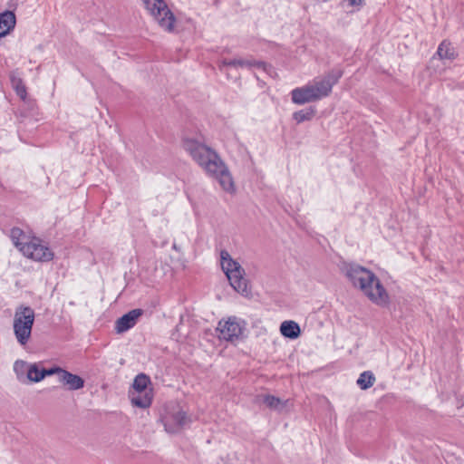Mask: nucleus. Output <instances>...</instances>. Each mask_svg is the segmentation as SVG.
Wrapping results in <instances>:
<instances>
[{"instance_id": "nucleus-2", "label": "nucleus", "mask_w": 464, "mask_h": 464, "mask_svg": "<svg viewBox=\"0 0 464 464\" xmlns=\"http://www.w3.org/2000/svg\"><path fill=\"white\" fill-rule=\"evenodd\" d=\"M341 270L353 285L360 288L372 303L381 306L389 304V295L373 272L353 263H344Z\"/></svg>"}, {"instance_id": "nucleus-20", "label": "nucleus", "mask_w": 464, "mask_h": 464, "mask_svg": "<svg viewBox=\"0 0 464 464\" xmlns=\"http://www.w3.org/2000/svg\"><path fill=\"white\" fill-rule=\"evenodd\" d=\"M315 94L319 95V100L327 97L332 92L331 84H329L324 78L320 81H315L311 84Z\"/></svg>"}, {"instance_id": "nucleus-3", "label": "nucleus", "mask_w": 464, "mask_h": 464, "mask_svg": "<svg viewBox=\"0 0 464 464\" xmlns=\"http://www.w3.org/2000/svg\"><path fill=\"white\" fill-rule=\"evenodd\" d=\"M221 268L227 277L230 285L243 296L251 295L246 272L241 265L234 260L227 250L220 252Z\"/></svg>"}, {"instance_id": "nucleus-24", "label": "nucleus", "mask_w": 464, "mask_h": 464, "mask_svg": "<svg viewBox=\"0 0 464 464\" xmlns=\"http://www.w3.org/2000/svg\"><path fill=\"white\" fill-rule=\"evenodd\" d=\"M25 237L24 232L19 227H14L11 229V238L14 245L20 249L25 242H22L21 238Z\"/></svg>"}, {"instance_id": "nucleus-26", "label": "nucleus", "mask_w": 464, "mask_h": 464, "mask_svg": "<svg viewBox=\"0 0 464 464\" xmlns=\"http://www.w3.org/2000/svg\"><path fill=\"white\" fill-rule=\"evenodd\" d=\"M237 61L238 59H223L219 65L220 71H222L224 67H238Z\"/></svg>"}, {"instance_id": "nucleus-4", "label": "nucleus", "mask_w": 464, "mask_h": 464, "mask_svg": "<svg viewBox=\"0 0 464 464\" xmlns=\"http://www.w3.org/2000/svg\"><path fill=\"white\" fill-rule=\"evenodd\" d=\"M34 318V311L30 306L20 305L15 309L13 322L14 334L22 346L30 340Z\"/></svg>"}, {"instance_id": "nucleus-9", "label": "nucleus", "mask_w": 464, "mask_h": 464, "mask_svg": "<svg viewBox=\"0 0 464 464\" xmlns=\"http://www.w3.org/2000/svg\"><path fill=\"white\" fill-rule=\"evenodd\" d=\"M161 420L165 430L169 433L178 432L191 421L187 412L182 410L168 412Z\"/></svg>"}, {"instance_id": "nucleus-22", "label": "nucleus", "mask_w": 464, "mask_h": 464, "mask_svg": "<svg viewBox=\"0 0 464 464\" xmlns=\"http://www.w3.org/2000/svg\"><path fill=\"white\" fill-rule=\"evenodd\" d=\"M343 74V71L341 68L335 67L330 70L323 78L331 84L333 88L342 78Z\"/></svg>"}, {"instance_id": "nucleus-7", "label": "nucleus", "mask_w": 464, "mask_h": 464, "mask_svg": "<svg viewBox=\"0 0 464 464\" xmlns=\"http://www.w3.org/2000/svg\"><path fill=\"white\" fill-rule=\"evenodd\" d=\"M23 255L30 259L38 262H48L53 258V251L45 245H43L39 238L34 237L20 246Z\"/></svg>"}, {"instance_id": "nucleus-23", "label": "nucleus", "mask_w": 464, "mask_h": 464, "mask_svg": "<svg viewBox=\"0 0 464 464\" xmlns=\"http://www.w3.org/2000/svg\"><path fill=\"white\" fill-rule=\"evenodd\" d=\"M12 86L14 87L17 96H19L22 100H25L27 92L26 87L21 78L12 77L11 78Z\"/></svg>"}, {"instance_id": "nucleus-12", "label": "nucleus", "mask_w": 464, "mask_h": 464, "mask_svg": "<svg viewBox=\"0 0 464 464\" xmlns=\"http://www.w3.org/2000/svg\"><path fill=\"white\" fill-rule=\"evenodd\" d=\"M16 24V17L13 11L5 10L0 14V38L13 31Z\"/></svg>"}, {"instance_id": "nucleus-27", "label": "nucleus", "mask_w": 464, "mask_h": 464, "mask_svg": "<svg viewBox=\"0 0 464 464\" xmlns=\"http://www.w3.org/2000/svg\"><path fill=\"white\" fill-rule=\"evenodd\" d=\"M28 366H29V364H27L25 362L17 360L14 364V370L18 374L20 372H21L24 371L27 372Z\"/></svg>"}, {"instance_id": "nucleus-17", "label": "nucleus", "mask_w": 464, "mask_h": 464, "mask_svg": "<svg viewBox=\"0 0 464 464\" xmlns=\"http://www.w3.org/2000/svg\"><path fill=\"white\" fill-rule=\"evenodd\" d=\"M27 378L33 382H39L45 378L44 368L38 363L29 364L27 368Z\"/></svg>"}, {"instance_id": "nucleus-6", "label": "nucleus", "mask_w": 464, "mask_h": 464, "mask_svg": "<svg viewBox=\"0 0 464 464\" xmlns=\"http://www.w3.org/2000/svg\"><path fill=\"white\" fill-rule=\"evenodd\" d=\"M145 8L158 21L159 24L171 32L174 28L176 18L173 13L169 9L164 0H141Z\"/></svg>"}, {"instance_id": "nucleus-5", "label": "nucleus", "mask_w": 464, "mask_h": 464, "mask_svg": "<svg viewBox=\"0 0 464 464\" xmlns=\"http://www.w3.org/2000/svg\"><path fill=\"white\" fill-rule=\"evenodd\" d=\"M151 383L150 378L145 373H139L133 380L132 388L135 392H132L130 402L133 406L147 409L149 408L153 400L152 389L148 390V386Z\"/></svg>"}, {"instance_id": "nucleus-21", "label": "nucleus", "mask_w": 464, "mask_h": 464, "mask_svg": "<svg viewBox=\"0 0 464 464\" xmlns=\"http://www.w3.org/2000/svg\"><path fill=\"white\" fill-rule=\"evenodd\" d=\"M375 382L373 373L370 371L362 372L357 379V384L362 390H367L371 388Z\"/></svg>"}, {"instance_id": "nucleus-10", "label": "nucleus", "mask_w": 464, "mask_h": 464, "mask_svg": "<svg viewBox=\"0 0 464 464\" xmlns=\"http://www.w3.org/2000/svg\"><path fill=\"white\" fill-rule=\"evenodd\" d=\"M142 309L137 308L129 311L122 316L119 317L115 322V331L117 334H122L131 329L136 324L140 316L143 314Z\"/></svg>"}, {"instance_id": "nucleus-18", "label": "nucleus", "mask_w": 464, "mask_h": 464, "mask_svg": "<svg viewBox=\"0 0 464 464\" xmlns=\"http://www.w3.org/2000/svg\"><path fill=\"white\" fill-rule=\"evenodd\" d=\"M260 401L271 410L281 411L285 406V402L279 397L271 394H265L260 396Z\"/></svg>"}, {"instance_id": "nucleus-13", "label": "nucleus", "mask_w": 464, "mask_h": 464, "mask_svg": "<svg viewBox=\"0 0 464 464\" xmlns=\"http://www.w3.org/2000/svg\"><path fill=\"white\" fill-rule=\"evenodd\" d=\"M59 382L63 385H66L67 389L70 391L80 390L84 387L85 383L84 380L81 376L72 373L67 370H65L63 375L60 376Z\"/></svg>"}, {"instance_id": "nucleus-11", "label": "nucleus", "mask_w": 464, "mask_h": 464, "mask_svg": "<svg viewBox=\"0 0 464 464\" xmlns=\"http://www.w3.org/2000/svg\"><path fill=\"white\" fill-rule=\"evenodd\" d=\"M291 99L294 103L303 105L319 101V95L315 94L312 85L307 84L292 90Z\"/></svg>"}, {"instance_id": "nucleus-14", "label": "nucleus", "mask_w": 464, "mask_h": 464, "mask_svg": "<svg viewBox=\"0 0 464 464\" xmlns=\"http://www.w3.org/2000/svg\"><path fill=\"white\" fill-rule=\"evenodd\" d=\"M280 333L284 337L295 340L301 335V328L296 322L287 320L281 324Z\"/></svg>"}, {"instance_id": "nucleus-16", "label": "nucleus", "mask_w": 464, "mask_h": 464, "mask_svg": "<svg viewBox=\"0 0 464 464\" xmlns=\"http://www.w3.org/2000/svg\"><path fill=\"white\" fill-rule=\"evenodd\" d=\"M316 112V108L314 106H310L308 108L295 111L293 113V120H295L297 124L309 121L315 116Z\"/></svg>"}, {"instance_id": "nucleus-15", "label": "nucleus", "mask_w": 464, "mask_h": 464, "mask_svg": "<svg viewBox=\"0 0 464 464\" xmlns=\"http://www.w3.org/2000/svg\"><path fill=\"white\" fill-rule=\"evenodd\" d=\"M436 54L440 57V59L449 61H453L458 56L455 48L452 46L451 43L447 40H443L440 44Z\"/></svg>"}, {"instance_id": "nucleus-8", "label": "nucleus", "mask_w": 464, "mask_h": 464, "mask_svg": "<svg viewBox=\"0 0 464 464\" xmlns=\"http://www.w3.org/2000/svg\"><path fill=\"white\" fill-rule=\"evenodd\" d=\"M242 323L237 317H229L224 324L219 322L217 328L220 333L218 337L231 343L243 339Z\"/></svg>"}, {"instance_id": "nucleus-25", "label": "nucleus", "mask_w": 464, "mask_h": 464, "mask_svg": "<svg viewBox=\"0 0 464 464\" xmlns=\"http://www.w3.org/2000/svg\"><path fill=\"white\" fill-rule=\"evenodd\" d=\"M64 369L61 368L60 366H57V365H54L49 369H45L44 368V372H45V377L46 376H51V375H53V374H57L58 375V380L60 381V376L63 375V373L64 372Z\"/></svg>"}, {"instance_id": "nucleus-19", "label": "nucleus", "mask_w": 464, "mask_h": 464, "mask_svg": "<svg viewBox=\"0 0 464 464\" xmlns=\"http://www.w3.org/2000/svg\"><path fill=\"white\" fill-rule=\"evenodd\" d=\"M238 67H247V68H257L266 72H268L272 69V66L263 61H256V60H248V59H238L237 62Z\"/></svg>"}, {"instance_id": "nucleus-28", "label": "nucleus", "mask_w": 464, "mask_h": 464, "mask_svg": "<svg viewBox=\"0 0 464 464\" xmlns=\"http://www.w3.org/2000/svg\"><path fill=\"white\" fill-rule=\"evenodd\" d=\"M350 5L355 6V5H362L363 4L364 0H348Z\"/></svg>"}, {"instance_id": "nucleus-1", "label": "nucleus", "mask_w": 464, "mask_h": 464, "mask_svg": "<svg viewBox=\"0 0 464 464\" xmlns=\"http://www.w3.org/2000/svg\"><path fill=\"white\" fill-rule=\"evenodd\" d=\"M182 146L208 176L218 181L224 190H235L233 178L227 165L214 150L191 138H184Z\"/></svg>"}]
</instances>
